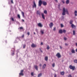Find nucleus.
Returning a JSON list of instances; mask_svg holds the SVG:
<instances>
[{
  "label": "nucleus",
  "mask_w": 77,
  "mask_h": 77,
  "mask_svg": "<svg viewBox=\"0 0 77 77\" xmlns=\"http://www.w3.org/2000/svg\"><path fill=\"white\" fill-rule=\"evenodd\" d=\"M38 26L39 27H42V24L41 23H39L38 24Z\"/></svg>",
  "instance_id": "obj_11"
},
{
  "label": "nucleus",
  "mask_w": 77,
  "mask_h": 77,
  "mask_svg": "<svg viewBox=\"0 0 77 77\" xmlns=\"http://www.w3.org/2000/svg\"><path fill=\"white\" fill-rule=\"evenodd\" d=\"M42 4H43L44 6H46L47 5V2L44 1H42V0H39L38 2V6L39 7L41 6Z\"/></svg>",
  "instance_id": "obj_1"
},
{
  "label": "nucleus",
  "mask_w": 77,
  "mask_h": 77,
  "mask_svg": "<svg viewBox=\"0 0 77 77\" xmlns=\"http://www.w3.org/2000/svg\"><path fill=\"white\" fill-rule=\"evenodd\" d=\"M42 18H43V19H44V20H45V17L44 16V15L43 13H42Z\"/></svg>",
  "instance_id": "obj_14"
},
{
  "label": "nucleus",
  "mask_w": 77,
  "mask_h": 77,
  "mask_svg": "<svg viewBox=\"0 0 77 77\" xmlns=\"http://www.w3.org/2000/svg\"><path fill=\"white\" fill-rule=\"evenodd\" d=\"M63 18L62 19V20L63 21H64V18H64V17H63Z\"/></svg>",
  "instance_id": "obj_37"
},
{
  "label": "nucleus",
  "mask_w": 77,
  "mask_h": 77,
  "mask_svg": "<svg viewBox=\"0 0 77 77\" xmlns=\"http://www.w3.org/2000/svg\"><path fill=\"white\" fill-rule=\"evenodd\" d=\"M40 66H42V64H40Z\"/></svg>",
  "instance_id": "obj_49"
},
{
  "label": "nucleus",
  "mask_w": 77,
  "mask_h": 77,
  "mask_svg": "<svg viewBox=\"0 0 77 77\" xmlns=\"http://www.w3.org/2000/svg\"><path fill=\"white\" fill-rule=\"evenodd\" d=\"M59 33H62L63 31H62V30H59Z\"/></svg>",
  "instance_id": "obj_21"
},
{
  "label": "nucleus",
  "mask_w": 77,
  "mask_h": 77,
  "mask_svg": "<svg viewBox=\"0 0 77 77\" xmlns=\"http://www.w3.org/2000/svg\"><path fill=\"white\" fill-rule=\"evenodd\" d=\"M71 52L72 53H75V51L74 49H72L71 51Z\"/></svg>",
  "instance_id": "obj_24"
},
{
  "label": "nucleus",
  "mask_w": 77,
  "mask_h": 77,
  "mask_svg": "<svg viewBox=\"0 0 77 77\" xmlns=\"http://www.w3.org/2000/svg\"><path fill=\"white\" fill-rule=\"evenodd\" d=\"M36 31H38V29H36Z\"/></svg>",
  "instance_id": "obj_59"
},
{
  "label": "nucleus",
  "mask_w": 77,
  "mask_h": 77,
  "mask_svg": "<svg viewBox=\"0 0 77 77\" xmlns=\"http://www.w3.org/2000/svg\"><path fill=\"white\" fill-rule=\"evenodd\" d=\"M21 13H22V15L23 17V18H24L25 17H24V12H23L22 11L21 12Z\"/></svg>",
  "instance_id": "obj_20"
},
{
  "label": "nucleus",
  "mask_w": 77,
  "mask_h": 77,
  "mask_svg": "<svg viewBox=\"0 0 77 77\" xmlns=\"http://www.w3.org/2000/svg\"><path fill=\"white\" fill-rule=\"evenodd\" d=\"M69 54L70 55H72V54L71 53H70Z\"/></svg>",
  "instance_id": "obj_54"
},
{
  "label": "nucleus",
  "mask_w": 77,
  "mask_h": 77,
  "mask_svg": "<svg viewBox=\"0 0 77 77\" xmlns=\"http://www.w3.org/2000/svg\"><path fill=\"white\" fill-rule=\"evenodd\" d=\"M41 44L42 45H43V43H42V42H41Z\"/></svg>",
  "instance_id": "obj_45"
},
{
  "label": "nucleus",
  "mask_w": 77,
  "mask_h": 77,
  "mask_svg": "<svg viewBox=\"0 0 77 77\" xmlns=\"http://www.w3.org/2000/svg\"><path fill=\"white\" fill-rule=\"evenodd\" d=\"M58 6H59V7H60V4H59L58 5Z\"/></svg>",
  "instance_id": "obj_52"
},
{
  "label": "nucleus",
  "mask_w": 77,
  "mask_h": 77,
  "mask_svg": "<svg viewBox=\"0 0 77 77\" xmlns=\"http://www.w3.org/2000/svg\"><path fill=\"white\" fill-rule=\"evenodd\" d=\"M55 2H57V3L58 2V1H57V0H54Z\"/></svg>",
  "instance_id": "obj_44"
},
{
  "label": "nucleus",
  "mask_w": 77,
  "mask_h": 77,
  "mask_svg": "<svg viewBox=\"0 0 77 77\" xmlns=\"http://www.w3.org/2000/svg\"><path fill=\"white\" fill-rule=\"evenodd\" d=\"M64 39L65 41H66V40H67V38H66L65 37H64Z\"/></svg>",
  "instance_id": "obj_29"
},
{
  "label": "nucleus",
  "mask_w": 77,
  "mask_h": 77,
  "mask_svg": "<svg viewBox=\"0 0 77 77\" xmlns=\"http://www.w3.org/2000/svg\"><path fill=\"white\" fill-rule=\"evenodd\" d=\"M24 72V70H22L21 71V72L19 73L20 75H24V74H23V72Z\"/></svg>",
  "instance_id": "obj_5"
},
{
  "label": "nucleus",
  "mask_w": 77,
  "mask_h": 77,
  "mask_svg": "<svg viewBox=\"0 0 77 77\" xmlns=\"http://www.w3.org/2000/svg\"><path fill=\"white\" fill-rule=\"evenodd\" d=\"M60 74H61V75H63L65 74V72H64V71L61 72Z\"/></svg>",
  "instance_id": "obj_13"
},
{
  "label": "nucleus",
  "mask_w": 77,
  "mask_h": 77,
  "mask_svg": "<svg viewBox=\"0 0 77 77\" xmlns=\"http://www.w3.org/2000/svg\"><path fill=\"white\" fill-rule=\"evenodd\" d=\"M54 31H55L56 30V28H54V29H53Z\"/></svg>",
  "instance_id": "obj_41"
},
{
  "label": "nucleus",
  "mask_w": 77,
  "mask_h": 77,
  "mask_svg": "<svg viewBox=\"0 0 77 77\" xmlns=\"http://www.w3.org/2000/svg\"><path fill=\"white\" fill-rule=\"evenodd\" d=\"M36 45H35L33 43H32V44L31 45V47L32 48H34L35 47H36Z\"/></svg>",
  "instance_id": "obj_8"
},
{
  "label": "nucleus",
  "mask_w": 77,
  "mask_h": 77,
  "mask_svg": "<svg viewBox=\"0 0 77 77\" xmlns=\"http://www.w3.org/2000/svg\"><path fill=\"white\" fill-rule=\"evenodd\" d=\"M52 66L53 67H54L55 66V64L54 63H53L52 64Z\"/></svg>",
  "instance_id": "obj_32"
},
{
  "label": "nucleus",
  "mask_w": 77,
  "mask_h": 77,
  "mask_svg": "<svg viewBox=\"0 0 77 77\" xmlns=\"http://www.w3.org/2000/svg\"><path fill=\"white\" fill-rule=\"evenodd\" d=\"M50 27V28H51L53 26V23H51L49 24Z\"/></svg>",
  "instance_id": "obj_10"
},
{
  "label": "nucleus",
  "mask_w": 77,
  "mask_h": 77,
  "mask_svg": "<svg viewBox=\"0 0 77 77\" xmlns=\"http://www.w3.org/2000/svg\"><path fill=\"white\" fill-rule=\"evenodd\" d=\"M68 77H72V76L71 75H69L68 76Z\"/></svg>",
  "instance_id": "obj_39"
},
{
  "label": "nucleus",
  "mask_w": 77,
  "mask_h": 77,
  "mask_svg": "<svg viewBox=\"0 0 77 77\" xmlns=\"http://www.w3.org/2000/svg\"><path fill=\"white\" fill-rule=\"evenodd\" d=\"M11 20L13 21H14V18H11Z\"/></svg>",
  "instance_id": "obj_38"
},
{
  "label": "nucleus",
  "mask_w": 77,
  "mask_h": 77,
  "mask_svg": "<svg viewBox=\"0 0 77 77\" xmlns=\"http://www.w3.org/2000/svg\"><path fill=\"white\" fill-rule=\"evenodd\" d=\"M44 14H47V11L46 10H45L44 11Z\"/></svg>",
  "instance_id": "obj_27"
},
{
  "label": "nucleus",
  "mask_w": 77,
  "mask_h": 77,
  "mask_svg": "<svg viewBox=\"0 0 77 77\" xmlns=\"http://www.w3.org/2000/svg\"><path fill=\"white\" fill-rule=\"evenodd\" d=\"M45 60H46V61H47L48 60V57L46 56L45 57Z\"/></svg>",
  "instance_id": "obj_19"
},
{
  "label": "nucleus",
  "mask_w": 77,
  "mask_h": 77,
  "mask_svg": "<svg viewBox=\"0 0 77 77\" xmlns=\"http://www.w3.org/2000/svg\"><path fill=\"white\" fill-rule=\"evenodd\" d=\"M13 54H14V53H13L12 54V55H13Z\"/></svg>",
  "instance_id": "obj_57"
},
{
  "label": "nucleus",
  "mask_w": 77,
  "mask_h": 77,
  "mask_svg": "<svg viewBox=\"0 0 77 77\" xmlns=\"http://www.w3.org/2000/svg\"><path fill=\"white\" fill-rule=\"evenodd\" d=\"M22 20L23 21V22H24V20L23 19Z\"/></svg>",
  "instance_id": "obj_53"
},
{
  "label": "nucleus",
  "mask_w": 77,
  "mask_h": 77,
  "mask_svg": "<svg viewBox=\"0 0 77 77\" xmlns=\"http://www.w3.org/2000/svg\"><path fill=\"white\" fill-rule=\"evenodd\" d=\"M17 17H18V18H19L20 19V15L18 14L17 15Z\"/></svg>",
  "instance_id": "obj_33"
},
{
  "label": "nucleus",
  "mask_w": 77,
  "mask_h": 77,
  "mask_svg": "<svg viewBox=\"0 0 77 77\" xmlns=\"http://www.w3.org/2000/svg\"><path fill=\"white\" fill-rule=\"evenodd\" d=\"M73 35H75V30L73 31Z\"/></svg>",
  "instance_id": "obj_23"
},
{
  "label": "nucleus",
  "mask_w": 77,
  "mask_h": 77,
  "mask_svg": "<svg viewBox=\"0 0 77 77\" xmlns=\"http://www.w3.org/2000/svg\"><path fill=\"white\" fill-rule=\"evenodd\" d=\"M76 46H77V43H76Z\"/></svg>",
  "instance_id": "obj_58"
},
{
  "label": "nucleus",
  "mask_w": 77,
  "mask_h": 77,
  "mask_svg": "<svg viewBox=\"0 0 77 77\" xmlns=\"http://www.w3.org/2000/svg\"><path fill=\"white\" fill-rule=\"evenodd\" d=\"M47 50H49V49H50V47H49V46L48 45L47 46Z\"/></svg>",
  "instance_id": "obj_30"
},
{
  "label": "nucleus",
  "mask_w": 77,
  "mask_h": 77,
  "mask_svg": "<svg viewBox=\"0 0 77 77\" xmlns=\"http://www.w3.org/2000/svg\"><path fill=\"white\" fill-rule=\"evenodd\" d=\"M63 33H66V30L65 29H63Z\"/></svg>",
  "instance_id": "obj_28"
},
{
  "label": "nucleus",
  "mask_w": 77,
  "mask_h": 77,
  "mask_svg": "<svg viewBox=\"0 0 77 77\" xmlns=\"http://www.w3.org/2000/svg\"><path fill=\"white\" fill-rule=\"evenodd\" d=\"M56 56L58 58H60L61 57V55H60V53H58L56 54Z\"/></svg>",
  "instance_id": "obj_4"
},
{
  "label": "nucleus",
  "mask_w": 77,
  "mask_h": 77,
  "mask_svg": "<svg viewBox=\"0 0 77 77\" xmlns=\"http://www.w3.org/2000/svg\"><path fill=\"white\" fill-rule=\"evenodd\" d=\"M66 4H69V0H66Z\"/></svg>",
  "instance_id": "obj_18"
},
{
  "label": "nucleus",
  "mask_w": 77,
  "mask_h": 77,
  "mask_svg": "<svg viewBox=\"0 0 77 77\" xmlns=\"http://www.w3.org/2000/svg\"><path fill=\"white\" fill-rule=\"evenodd\" d=\"M37 15H41V12L39 11H37L36 12Z\"/></svg>",
  "instance_id": "obj_9"
},
{
  "label": "nucleus",
  "mask_w": 77,
  "mask_h": 77,
  "mask_svg": "<svg viewBox=\"0 0 77 77\" xmlns=\"http://www.w3.org/2000/svg\"><path fill=\"white\" fill-rule=\"evenodd\" d=\"M24 35H23L22 36V37L23 38H24Z\"/></svg>",
  "instance_id": "obj_47"
},
{
  "label": "nucleus",
  "mask_w": 77,
  "mask_h": 77,
  "mask_svg": "<svg viewBox=\"0 0 77 77\" xmlns=\"http://www.w3.org/2000/svg\"><path fill=\"white\" fill-rule=\"evenodd\" d=\"M75 15V16H77V11H75L74 12Z\"/></svg>",
  "instance_id": "obj_15"
},
{
  "label": "nucleus",
  "mask_w": 77,
  "mask_h": 77,
  "mask_svg": "<svg viewBox=\"0 0 77 77\" xmlns=\"http://www.w3.org/2000/svg\"><path fill=\"white\" fill-rule=\"evenodd\" d=\"M42 76V73H40L38 74V77H40Z\"/></svg>",
  "instance_id": "obj_22"
},
{
  "label": "nucleus",
  "mask_w": 77,
  "mask_h": 77,
  "mask_svg": "<svg viewBox=\"0 0 77 77\" xmlns=\"http://www.w3.org/2000/svg\"><path fill=\"white\" fill-rule=\"evenodd\" d=\"M62 2L63 3H65V2L64 1H63V0L62 1Z\"/></svg>",
  "instance_id": "obj_42"
},
{
  "label": "nucleus",
  "mask_w": 77,
  "mask_h": 77,
  "mask_svg": "<svg viewBox=\"0 0 77 77\" xmlns=\"http://www.w3.org/2000/svg\"><path fill=\"white\" fill-rule=\"evenodd\" d=\"M32 8H36V3L35 2H33V5L32 6Z\"/></svg>",
  "instance_id": "obj_7"
},
{
  "label": "nucleus",
  "mask_w": 77,
  "mask_h": 77,
  "mask_svg": "<svg viewBox=\"0 0 77 77\" xmlns=\"http://www.w3.org/2000/svg\"><path fill=\"white\" fill-rule=\"evenodd\" d=\"M26 47V45H24L23 46V48H24Z\"/></svg>",
  "instance_id": "obj_43"
},
{
  "label": "nucleus",
  "mask_w": 77,
  "mask_h": 77,
  "mask_svg": "<svg viewBox=\"0 0 77 77\" xmlns=\"http://www.w3.org/2000/svg\"><path fill=\"white\" fill-rule=\"evenodd\" d=\"M34 35H35V32H34Z\"/></svg>",
  "instance_id": "obj_56"
},
{
  "label": "nucleus",
  "mask_w": 77,
  "mask_h": 77,
  "mask_svg": "<svg viewBox=\"0 0 77 77\" xmlns=\"http://www.w3.org/2000/svg\"><path fill=\"white\" fill-rule=\"evenodd\" d=\"M76 51L77 52V48L76 49Z\"/></svg>",
  "instance_id": "obj_55"
},
{
  "label": "nucleus",
  "mask_w": 77,
  "mask_h": 77,
  "mask_svg": "<svg viewBox=\"0 0 77 77\" xmlns=\"http://www.w3.org/2000/svg\"><path fill=\"white\" fill-rule=\"evenodd\" d=\"M27 35H30V32H28L27 33Z\"/></svg>",
  "instance_id": "obj_40"
},
{
  "label": "nucleus",
  "mask_w": 77,
  "mask_h": 77,
  "mask_svg": "<svg viewBox=\"0 0 77 77\" xmlns=\"http://www.w3.org/2000/svg\"><path fill=\"white\" fill-rule=\"evenodd\" d=\"M31 74L32 75V76H33L34 75L33 72H31Z\"/></svg>",
  "instance_id": "obj_34"
},
{
  "label": "nucleus",
  "mask_w": 77,
  "mask_h": 77,
  "mask_svg": "<svg viewBox=\"0 0 77 77\" xmlns=\"http://www.w3.org/2000/svg\"><path fill=\"white\" fill-rule=\"evenodd\" d=\"M73 23V21L71 20L70 21L69 24H71V25H72V24H73V23Z\"/></svg>",
  "instance_id": "obj_16"
},
{
  "label": "nucleus",
  "mask_w": 77,
  "mask_h": 77,
  "mask_svg": "<svg viewBox=\"0 0 77 77\" xmlns=\"http://www.w3.org/2000/svg\"><path fill=\"white\" fill-rule=\"evenodd\" d=\"M57 75H56L55 74V75H54V77H57Z\"/></svg>",
  "instance_id": "obj_51"
},
{
  "label": "nucleus",
  "mask_w": 77,
  "mask_h": 77,
  "mask_svg": "<svg viewBox=\"0 0 77 77\" xmlns=\"http://www.w3.org/2000/svg\"><path fill=\"white\" fill-rule=\"evenodd\" d=\"M66 14H67V15H69V13L68 12V9H65V8H63V12L62 15H65Z\"/></svg>",
  "instance_id": "obj_2"
},
{
  "label": "nucleus",
  "mask_w": 77,
  "mask_h": 77,
  "mask_svg": "<svg viewBox=\"0 0 77 77\" xmlns=\"http://www.w3.org/2000/svg\"><path fill=\"white\" fill-rule=\"evenodd\" d=\"M71 26L72 29H75L76 28V26H75V25H74L73 24L71 25Z\"/></svg>",
  "instance_id": "obj_6"
},
{
  "label": "nucleus",
  "mask_w": 77,
  "mask_h": 77,
  "mask_svg": "<svg viewBox=\"0 0 77 77\" xmlns=\"http://www.w3.org/2000/svg\"><path fill=\"white\" fill-rule=\"evenodd\" d=\"M74 63H77V60H74Z\"/></svg>",
  "instance_id": "obj_25"
},
{
  "label": "nucleus",
  "mask_w": 77,
  "mask_h": 77,
  "mask_svg": "<svg viewBox=\"0 0 77 77\" xmlns=\"http://www.w3.org/2000/svg\"><path fill=\"white\" fill-rule=\"evenodd\" d=\"M11 2L12 3H14V2H13V0H12L11 1Z\"/></svg>",
  "instance_id": "obj_46"
},
{
  "label": "nucleus",
  "mask_w": 77,
  "mask_h": 77,
  "mask_svg": "<svg viewBox=\"0 0 77 77\" xmlns=\"http://www.w3.org/2000/svg\"><path fill=\"white\" fill-rule=\"evenodd\" d=\"M20 29H23V28L22 27H20Z\"/></svg>",
  "instance_id": "obj_48"
},
{
  "label": "nucleus",
  "mask_w": 77,
  "mask_h": 77,
  "mask_svg": "<svg viewBox=\"0 0 77 77\" xmlns=\"http://www.w3.org/2000/svg\"><path fill=\"white\" fill-rule=\"evenodd\" d=\"M61 27H63V25L62 24H61Z\"/></svg>",
  "instance_id": "obj_35"
},
{
  "label": "nucleus",
  "mask_w": 77,
  "mask_h": 77,
  "mask_svg": "<svg viewBox=\"0 0 77 77\" xmlns=\"http://www.w3.org/2000/svg\"><path fill=\"white\" fill-rule=\"evenodd\" d=\"M60 48L61 49H62V47H61V46H60Z\"/></svg>",
  "instance_id": "obj_50"
},
{
  "label": "nucleus",
  "mask_w": 77,
  "mask_h": 77,
  "mask_svg": "<svg viewBox=\"0 0 77 77\" xmlns=\"http://www.w3.org/2000/svg\"><path fill=\"white\" fill-rule=\"evenodd\" d=\"M65 45L66 46H68V44L67 43H65Z\"/></svg>",
  "instance_id": "obj_36"
},
{
  "label": "nucleus",
  "mask_w": 77,
  "mask_h": 77,
  "mask_svg": "<svg viewBox=\"0 0 77 77\" xmlns=\"http://www.w3.org/2000/svg\"><path fill=\"white\" fill-rule=\"evenodd\" d=\"M40 32H41V33L42 34H43L44 33V31H42V30H41Z\"/></svg>",
  "instance_id": "obj_26"
},
{
  "label": "nucleus",
  "mask_w": 77,
  "mask_h": 77,
  "mask_svg": "<svg viewBox=\"0 0 77 77\" xmlns=\"http://www.w3.org/2000/svg\"><path fill=\"white\" fill-rule=\"evenodd\" d=\"M39 49L40 50V51L41 52V53H43V51H42V50H41V48H39Z\"/></svg>",
  "instance_id": "obj_31"
},
{
  "label": "nucleus",
  "mask_w": 77,
  "mask_h": 77,
  "mask_svg": "<svg viewBox=\"0 0 77 77\" xmlns=\"http://www.w3.org/2000/svg\"><path fill=\"white\" fill-rule=\"evenodd\" d=\"M34 68H35V69L36 70H37V71H38V66H34Z\"/></svg>",
  "instance_id": "obj_17"
},
{
  "label": "nucleus",
  "mask_w": 77,
  "mask_h": 77,
  "mask_svg": "<svg viewBox=\"0 0 77 77\" xmlns=\"http://www.w3.org/2000/svg\"><path fill=\"white\" fill-rule=\"evenodd\" d=\"M45 66H46V64H44L42 66V69H45Z\"/></svg>",
  "instance_id": "obj_12"
},
{
  "label": "nucleus",
  "mask_w": 77,
  "mask_h": 77,
  "mask_svg": "<svg viewBox=\"0 0 77 77\" xmlns=\"http://www.w3.org/2000/svg\"><path fill=\"white\" fill-rule=\"evenodd\" d=\"M69 68L71 69H72V71H74L75 69V66H73L71 65L69 66Z\"/></svg>",
  "instance_id": "obj_3"
}]
</instances>
